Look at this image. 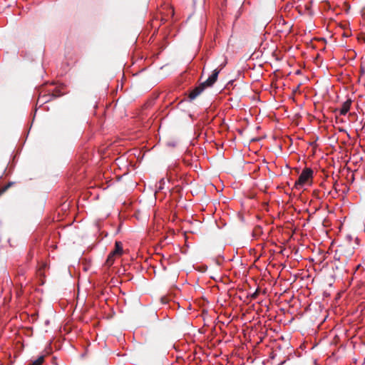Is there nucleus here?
Segmentation results:
<instances>
[{"label":"nucleus","instance_id":"obj_10","mask_svg":"<svg viewBox=\"0 0 365 365\" xmlns=\"http://www.w3.org/2000/svg\"><path fill=\"white\" fill-rule=\"evenodd\" d=\"M257 294V291L255 292V293L253 294L252 297L255 298Z\"/></svg>","mask_w":365,"mask_h":365},{"label":"nucleus","instance_id":"obj_8","mask_svg":"<svg viewBox=\"0 0 365 365\" xmlns=\"http://www.w3.org/2000/svg\"><path fill=\"white\" fill-rule=\"evenodd\" d=\"M51 98V96H40L38 99V103H44L47 101H48Z\"/></svg>","mask_w":365,"mask_h":365},{"label":"nucleus","instance_id":"obj_3","mask_svg":"<svg viewBox=\"0 0 365 365\" xmlns=\"http://www.w3.org/2000/svg\"><path fill=\"white\" fill-rule=\"evenodd\" d=\"M205 88L206 87L202 83H200L198 86L191 91L189 95L190 99L194 100L196 98L205 90Z\"/></svg>","mask_w":365,"mask_h":365},{"label":"nucleus","instance_id":"obj_5","mask_svg":"<svg viewBox=\"0 0 365 365\" xmlns=\"http://www.w3.org/2000/svg\"><path fill=\"white\" fill-rule=\"evenodd\" d=\"M112 252L117 257H120L123 254V247L120 242H115V249Z\"/></svg>","mask_w":365,"mask_h":365},{"label":"nucleus","instance_id":"obj_11","mask_svg":"<svg viewBox=\"0 0 365 365\" xmlns=\"http://www.w3.org/2000/svg\"><path fill=\"white\" fill-rule=\"evenodd\" d=\"M4 191V190H0V195L2 194V192Z\"/></svg>","mask_w":365,"mask_h":365},{"label":"nucleus","instance_id":"obj_2","mask_svg":"<svg viewBox=\"0 0 365 365\" xmlns=\"http://www.w3.org/2000/svg\"><path fill=\"white\" fill-rule=\"evenodd\" d=\"M220 71V70L215 69L212 75L210 76L209 78L202 83L206 88L212 86L216 82Z\"/></svg>","mask_w":365,"mask_h":365},{"label":"nucleus","instance_id":"obj_7","mask_svg":"<svg viewBox=\"0 0 365 365\" xmlns=\"http://www.w3.org/2000/svg\"><path fill=\"white\" fill-rule=\"evenodd\" d=\"M44 357L43 356H41L38 357L36 360H34L30 365H41L43 362Z\"/></svg>","mask_w":365,"mask_h":365},{"label":"nucleus","instance_id":"obj_4","mask_svg":"<svg viewBox=\"0 0 365 365\" xmlns=\"http://www.w3.org/2000/svg\"><path fill=\"white\" fill-rule=\"evenodd\" d=\"M351 105V99H347L345 102H344L342 104V106L339 110L340 115H345L349 112Z\"/></svg>","mask_w":365,"mask_h":365},{"label":"nucleus","instance_id":"obj_9","mask_svg":"<svg viewBox=\"0 0 365 365\" xmlns=\"http://www.w3.org/2000/svg\"><path fill=\"white\" fill-rule=\"evenodd\" d=\"M165 183V179H164V178H162V179L159 181V185H158V188L159 190H162V189H163V186H164Z\"/></svg>","mask_w":365,"mask_h":365},{"label":"nucleus","instance_id":"obj_6","mask_svg":"<svg viewBox=\"0 0 365 365\" xmlns=\"http://www.w3.org/2000/svg\"><path fill=\"white\" fill-rule=\"evenodd\" d=\"M116 257L117 256L111 252L106 259V264L108 266H111L114 262L115 257Z\"/></svg>","mask_w":365,"mask_h":365},{"label":"nucleus","instance_id":"obj_1","mask_svg":"<svg viewBox=\"0 0 365 365\" xmlns=\"http://www.w3.org/2000/svg\"><path fill=\"white\" fill-rule=\"evenodd\" d=\"M314 171L310 168H305L299 175L298 180L295 182L294 187L301 190L305 186H310L312 184Z\"/></svg>","mask_w":365,"mask_h":365}]
</instances>
